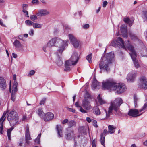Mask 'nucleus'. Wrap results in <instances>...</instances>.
Here are the masks:
<instances>
[{"label":"nucleus","instance_id":"4be33fe9","mask_svg":"<svg viewBox=\"0 0 147 147\" xmlns=\"http://www.w3.org/2000/svg\"><path fill=\"white\" fill-rule=\"evenodd\" d=\"M0 87L4 90L6 87L5 80L3 78L1 77H0Z\"/></svg>","mask_w":147,"mask_h":147},{"label":"nucleus","instance_id":"58836bf2","mask_svg":"<svg viewBox=\"0 0 147 147\" xmlns=\"http://www.w3.org/2000/svg\"><path fill=\"white\" fill-rule=\"evenodd\" d=\"M33 26L34 28H41L42 26L41 24L37 23H33Z\"/></svg>","mask_w":147,"mask_h":147},{"label":"nucleus","instance_id":"9b49d317","mask_svg":"<svg viewBox=\"0 0 147 147\" xmlns=\"http://www.w3.org/2000/svg\"><path fill=\"white\" fill-rule=\"evenodd\" d=\"M139 110L137 109H130L128 113V115L132 117H136L141 115L142 114H139Z\"/></svg>","mask_w":147,"mask_h":147},{"label":"nucleus","instance_id":"f8f14e48","mask_svg":"<svg viewBox=\"0 0 147 147\" xmlns=\"http://www.w3.org/2000/svg\"><path fill=\"white\" fill-rule=\"evenodd\" d=\"M25 134L26 142L27 144H29L30 143V142L29 141V140L31 139V138L30 136L29 129V126L28 125H27L26 127Z\"/></svg>","mask_w":147,"mask_h":147},{"label":"nucleus","instance_id":"de8ad7c7","mask_svg":"<svg viewBox=\"0 0 147 147\" xmlns=\"http://www.w3.org/2000/svg\"><path fill=\"white\" fill-rule=\"evenodd\" d=\"M29 34L30 35L32 36L34 34V30L32 29H30L29 32Z\"/></svg>","mask_w":147,"mask_h":147},{"label":"nucleus","instance_id":"79ce46f5","mask_svg":"<svg viewBox=\"0 0 147 147\" xmlns=\"http://www.w3.org/2000/svg\"><path fill=\"white\" fill-rule=\"evenodd\" d=\"M56 62L59 66L61 65L63 63V62L60 59H59Z\"/></svg>","mask_w":147,"mask_h":147},{"label":"nucleus","instance_id":"1a4fd4ad","mask_svg":"<svg viewBox=\"0 0 147 147\" xmlns=\"http://www.w3.org/2000/svg\"><path fill=\"white\" fill-rule=\"evenodd\" d=\"M125 90V86L124 84L116 83L113 90L118 94H119L124 92Z\"/></svg>","mask_w":147,"mask_h":147},{"label":"nucleus","instance_id":"13d9d810","mask_svg":"<svg viewBox=\"0 0 147 147\" xmlns=\"http://www.w3.org/2000/svg\"><path fill=\"white\" fill-rule=\"evenodd\" d=\"M138 99L136 97H134V105L135 107H136V102L137 101Z\"/></svg>","mask_w":147,"mask_h":147},{"label":"nucleus","instance_id":"0e129e2a","mask_svg":"<svg viewBox=\"0 0 147 147\" xmlns=\"http://www.w3.org/2000/svg\"><path fill=\"white\" fill-rule=\"evenodd\" d=\"M0 25L1 26H5V25L3 24V23L2 22V20L0 19Z\"/></svg>","mask_w":147,"mask_h":147},{"label":"nucleus","instance_id":"7ed1b4c3","mask_svg":"<svg viewBox=\"0 0 147 147\" xmlns=\"http://www.w3.org/2000/svg\"><path fill=\"white\" fill-rule=\"evenodd\" d=\"M114 54L112 53L106 54L102 57L99 64V68L101 69L100 73H102V70L107 73L110 72L111 66Z\"/></svg>","mask_w":147,"mask_h":147},{"label":"nucleus","instance_id":"c03bdc74","mask_svg":"<svg viewBox=\"0 0 147 147\" xmlns=\"http://www.w3.org/2000/svg\"><path fill=\"white\" fill-rule=\"evenodd\" d=\"M16 98L15 94L13 93H11V99L13 102L15 101Z\"/></svg>","mask_w":147,"mask_h":147},{"label":"nucleus","instance_id":"72a5a7b5","mask_svg":"<svg viewBox=\"0 0 147 147\" xmlns=\"http://www.w3.org/2000/svg\"><path fill=\"white\" fill-rule=\"evenodd\" d=\"M68 36L71 43L74 41L76 39L74 36L72 34H69L68 35Z\"/></svg>","mask_w":147,"mask_h":147},{"label":"nucleus","instance_id":"5701e85b","mask_svg":"<svg viewBox=\"0 0 147 147\" xmlns=\"http://www.w3.org/2000/svg\"><path fill=\"white\" fill-rule=\"evenodd\" d=\"M56 129L58 136L59 137H62V127L61 125H57Z\"/></svg>","mask_w":147,"mask_h":147},{"label":"nucleus","instance_id":"20e7f679","mask_svg":"<svg viewBox=\"0 0 147 147\" xmlns=\"http://www.w3.org/2000/svg\"><path fill=\"white\" fill-rule=\"evenodd\" d=\"M79 58L78 53L76 52H74L70 59L65 61L64 70L67 71H70L73 67L77 63Z\"/></svg>","mask_w":147,"mask_h":147},{"label":"nucleus","instance_id":"864d4df0","mask_svg":"<svg viewBox=\"0 0 147 147\" xmlns=\"http://www.w3.org/2000/svg\"><path fill=\"white\" fill-rule=\"evenodd\" d=\"M96 141L94 140H93L92 142V147H96Z\"/></svg>","mask_w":147,"mask_h":147},{"label":"nucleus","instance_id":"09e8293b","mask_svg":"<svg viewBox=\"0 0 147 147\" xmlns=\"http://www.w3.org/2000/svg\"><path fill=\"white\" fill-rule=\"evenodd\" d=\"M22 11L24 13L26 14L25 15V16H26L27 17H29L28 13V12L27 11L25 10L24 9H23V10H22Z\"/></svg>","mask_w":147,"mask_h":147},{"label":"nucleus","instance_id":"f704fd0d","mask_svg":"<svg viewBox=\"0 0 147 147\" xmlns=\"http://www.w3.org/2000/svg\"><path fill=\"white\" fill-rule=\"evenodd\" d=\"M41 135V133L39 134L37 138L35 140V142L36 144H38L40 143V138Z\"/></svg>","mask_w":147,"mask_h":147},{"label":"nucleus","instance_id":"473e14b6","mask_svg":"<svg viewBox=\"0 0 147 147\" xmlns=\"http://www.w3.org/2000/svg\"><path fill=\"white\" fill-rule=\"evenodd\" d=\"M71 43L75 48L78 47L79 45V42L76 39Z\"/></svg>","mask_w":147,"mask_h":147},{"label":"nucleus","instance_id":"774afa93","mask_svg":"<svg viewBox=\"0 0 147 147\" xmlns=\"http://www.w3.org/2000/svg\"><path fill=\"white\" fill-rule=\"evenodd\" d=\"M144 144L146 146H147V140L144 142Z\"/></svg>","mask_w":147,"mask_h":147},{"label":"nucleus","instance_id":"a211bd4d","mask_svg":"<svg viewBox=\"0 0 147 147\" xmlns=\"http://www.w3.org/2000/svg\"><path fill=\"white\" fill-rule=\"evenodd\" d=\"M65 135L66 138L70 139L73 135V132L69 128H67L65 131Z\"/></svg>","mask_w":147,"mask_h":147},{"label":"nucleus","instance_id":"6e6d98bb","mask_svg":"<svg viewBox=\"0 0 147 147\" xmlns=\"http://www.w3.org/2000/svg\"><path fill=\"white\" fill-rule=\"evenodd\" d=\"M68 121H69L68 119H66L63 121L62 122V123L63 124H65L67 123L68 122Z\"/></svg>","mask_w":147,"mask_h":147},{"label":"nucleus","instance_id":"bb28decb","mask_svg":"<svg viewBox=\"0 0 147 147\" xmlns=\"http://www.w3.org/2000/svg\"><path fill=\"white\" fill-rule=\"evenodd\" d=\"M98 101L100 105H102L106 103L105 101L102 98L99 94L97 97Z\"/></svg>","mask_w":147,"mask_h":147},{"label":"nucleus","instance_id":"ddd939ff","mask_svg":"<svg viewBox=\"0 0 147 147\" xmlns=\"http://www.w3.org/2000/svg\"><path fill=\"white\" fill-rule=\"evenodd\" d=\"M136 76V73L131 71L128 74L127 77V80L128 82H132Z\"/></svg>","mask_w":147,"mask_h":147},{"label":"nucleus","instance_id":"6e6552de","mask_svg":"<svg viewBox=\"0 0 147 147\" xmlns=\"http://www.w3.org/2000/svg\"><path fill=\"white\" fill-rule=\"evenodd\" d=\"M115 84V82L113 79H107L103 82L102 88L104 90H113Z\"/></svg>","mask_w":147,"mask_h":147},{"label":"nucleus","instance_id":"a19ab883","mask_svg":"<svg viewBox=\"0 0 147 147\" xmlns=\"http://www.w3.org/2000/svg\"><path fill=\"white\" fill-rule=\"evenodd\" d=\"M30 19L31 20H32L33 21H34V20H37V16L35 15H32L30 16Z\"/></svg>","mask_w":147,"mask_h":147},{"label":"nucleus","instance_id":"f3484780","mask_svg":"<svg viewBox=\"0 0 147 147\" xmlns=\"http://www.w3.org/2000/svg\"><path fill=\"white\" fill-rule=\"evenodd\" d=\"M121 30L123 36L124 37H127V26L125 24L122 25L121 27Z\"/></svg>","mask_w":147,"mask_h":147},{"label":"nucleus","instance_id":"e2e57ef3","mask_svg":"<svg viewBox=\"0 0 147 147\" xmlns=\"http://www.w3.org/2000/svg\"><path fill=\"white\" fill-rule=\"evenodd\" d=\"M75 106L76 107H80V106L79 105V103L78 102H76L75 104Z\"/></svg>","mask_w":147,"mask_h":147},{"label":"nucleus","instance_id":"49530a36","mask_svg":"<svg viewBox=\"0 0 147 147\" xmlns=\"http://www.w3.org/2000/svg\"><path fill=\"white\" fill-rule=\"evenodd\" d=\"M89 26L88 24H86L83 26V28L84 29H86L89 28Z\"/></svg>","mask_w":147,"mask_h":147},{"label":"nucleus","instance_id":"ea45409f","mask_svg":"<svg viewBox=\"0 0 147 147\" xmlns=\"http://www.w3.org/2000/svg\"><path fill=\"white\" fill-rule=\"evenodd\" d=\"M147 109V102L143 106L142 108L139 110L140 112Z\"/></svg>","mask_w":147,"mask_h":147},{"label":"nucleus","instance_id":"f257e3e1","mask_svg":"<svg viewBox=\"0 0 147 147\" xmlns=\"http://www.w3.org/2000/svg\"><path fill=\"white\" fill-rule=\"evenodd\" d=\"M69 42L68 40L63 41L59 38H54L48 42L47 46L48 48H50L54 46L58 47L56 53L59 55H61L65 50V47L68 46Z\"/></svg>","mask_w":147,"mask_h":147},{"label":"nucleus","instance_id":"2eb2a0df","mask_svg":"<svg viewBox=\"0 0 147 147\" xmlns=\"http://www.w3.org/2000/svg\"><path fill=\"white\" fill-rule=\"evenodd\" d=\"M54 117V115L53 113L48 112L45 115L43 119L45 121H46L52 120Z\"/></svg>","mask_w":147,"mask_h":147},{"label":"nucleus","instance_id":"8fccbe9b","mask_svg":"<svg viewBox=\"0 0 147 147\" xmlns=\"http://www.w3.org/2000/svg\"><path fill=\"white\" fill-rule=\"evenodd\" d=\"M92 123L95 127H98V126L97 125V121L96 120H93L92 121Z\"/></svg>","mask_w":147,"mask_h":147},{"label":"nucleus","instance_id":"f03ea898","mask_svg":"<svg viewBox=\"0 0 147 147\" xmlns=\"http://www.w3.org/2000/svg\"><path fill=\"white\" fill-rule=\"evenodd\" d=\"M123 103V101L120 98H117L113 101H111L110 105L107 111L105 110L106 114V117L101 119L102 120H106L109 117L110 114L112 113L113 110L115 111V114L116 115H120L121 114L119 110L120 105Z\"/></svg>","mask_w":147,"mask_h":147},{"label":"nucleus","instance_id":"cd10ccee","mask_svg":"<svg viewBox=\"0 0 147 147\" xmlns=\"http://www.w3.org/2000/svg\"><path fill=\"white\" fill-rule=\"evenodd\" d=\"M18 85V83L16 81H14L13 83V90H12V93H15L17 92L18 90V89L17 88Z\"/></svg>","mask_w":147,"mask_h":147},{"label":"nucleus","instance_id":"2f4dec72","mask_svg":"<svg viewBox=\"0 0 147 147\" xmlns=\"http://www.w3.org/2000/svg\"><path fill=\"white\" fill-rule=\"evenodd\" d=\"M13 129V127H12L8 129L7 131V136L9 140H11V133Z\"/></svg>","mask_w":147,"mask_h":147},{"label":"nucleus","instance_id":"aec40b11","mask_svg":"<svg viewBox=\"0 0 147 147\" xmlns=\"http://www.w3.org/2000/svg\"><path fill=\"white\" fill-rule=\"evenodd\" d=\"M49 13V12L47 10L42 9L39 10L36 14L39 16L42 17L47 15Z\"/></svg>","mask_w":147,"mask_h":147},{"label":"nucleus","instance_id":"69168bd1","mask_svg":"<svg viewBox=\"0 0 147 147\" xmlns=\"http://www.w3.org/2000/svg\"><path fill=\"white\" fill-rule=\"evenodd\" d=\"M11 81H10V84H9V92H11Z\"/></svg>","mask_w":147,"mask_h":147},{"label":"nucleus","instance_id":"052dcab7","mask_svg":"<svg viewBox=\"0 0 147 147\" xmlns=\"http://www.w3.org/2000/svg\"><path fill=\"white\" fill-rule=\"evenodd\" d=\"M45 100V99H42L40 101V105L44 104Z\"/></svg>","mask_w":147,"mask_h":147},{"label":"nucleus","instance_id":"680f3d73","mask_svg":"<svg viewBox=\"0 0 147 147\" xmlns=\"http://www.w3.org/2000/svg\"><path fill=\"white\" fill-rule=\"evenodd\" d=\"M86 119V121L88 123H90L91 121V120L90 118L89 117H87Z\"/></svg>","mask_w":147,"mask_h":147},{"label":"nucleus","instance_id":"37998d69","mask_svg":"<svg viewBox=\"0 0 147 147\" xmlns=\"http://www.w3.org/2000/svg\"><path fill=\"white\" fill-rule=\"evenodd\" d=\"M143 18L145 20H147V11H144L143 12Z\"/></svg>","mask_w":147,"mask_h":147},{"label":"nucleus","instance_id":"a878e982","mask_svg":"<svg viewBox=\"0 0 147 147\" xmlns=\"http://www.w3.org/2000/svg\"><path fill=\"white\" fill-rule=\"evenodd\" d=\"M116 127L113 125H109L108 126V132L110 134H113L115 132Z\"/></svg>","mask_w":147,"mask_h":147},{"label":"nucleus","instance_id":"338daca9","mask_svg":"<svg viewBox=\"0 0 147 147\" xmlns=\"http://www.w3.org/2000/svg\"><path fill=\"white\" fill-rule=\"evenodd\" d=\"M12 55L13 57L14 58H16L17 57V55L13 53H12Z\"/></svg>","mask_w":147,"mask_h":147},{"label":"nucleus","instance_id":"c85d7f7f","mask_svg":"<svg viewBox=\"0 0 147 147\" xmlns=\"http://www.w3.org/2000/svg\"><path fill=\"white\" fill-rule=\"evenodd\" d=\"M93 112L94 114L96 115H100L101 113L99 109L97 107H94Z\"/></svg>","mask_w":147,"mask_h":147},{"label":"nucleus","instance_id":"c756f323","mask_svg":"<svg viewBox=\"0 0 147 147\" xmlns=\"http://www.w3.org/2000/svg\"><path fill=\"white\" fill-rule=\"evenodd\" d=\"M13 44L16 48H21L22 46V45L21 43L17 40H16L14 42Z\"/></svg>","mask_w":147,"mask_h":147},{"label":"nucleus","instance_id":"4468645a","mask_svg":"<svg viewBox=\"0 0 147 147\" xmlns=\"http://www.w3.org/2000/svg\"><path fill=\"white\" fill-rule=\"evenodd\" d=\"M82 106L86 110H89L92 108L90 102L86 99H84L83 101Z\"/></svg>","mask_w":147,"mask_h":147},{"label":"nucleus","instance_id":"c9c22d12","mask_svg":"<svg viewBox=\"0 0 147 147\" xmlns=\"http://www.w3.org/2000/svg\"><path fill=\"white\" fill-rule=\"evenodd\" d=\"M128 34L132 39L134 40L138 39L137 36H136L135 34H133L132 32H129Z\"/></svg>","mask_w":147,"mask_h":147},{"label":"nucleus","instance_id":"393cba45","mask_svg":"<svg viewBox=\"0 0 147 147\" xmlns=\"http://www.w3.org/2000/svg\"><path fill=\"white\" fill-rule=\"evenodd\" d=\"M123 20L125 22L129 24L130 26L132 25L133 21L131 20L128 17H124L123 18Z\"/></svg>","mask_w":147,"mask_h":147},{"label":"nucleus","instance_id":"9d476101","mask_svg":"<svg viewBox=\"0 0 147 147\" xmlns=\"http://www.w3.org/2000/svg\"><path fill=\"white\" fill-rule=\"evenodd\" d=\"M139 86L143 89H147V79L145 76H142L140 78Z\"/></svg>","mask_w":147,"mask_h":147},{"label":"nucleus","instance_id":"6ab92c4d","mask_svg":"<svg viewBox=\"0 0 147 147\" xmlns=\"http://www.w3.org/2000/svg\"><path fill=\"white\" fill-rule=\"evenodd\" d=\"M6 113H4L1 118L0 119V134H2L3 127V123L6 117Z\"/></svg>","mask_w":147,"mask_h":147},{"label":"nucleus","instance_id":"e433bc0d","mask_svg":"<svg viewBox=\"0 0 147 147\" xmlns=\"http://www.w3.org/2000/svg\"><path fill=\"white\" fill-rule=\"evenodd\" d=\"M86 59L88 61L89 63H91L92 61V54H89L88 56L86 57Z\"/></svg>","mask_w":147,"mask_h":147},{"label":"nucleus","instance_id":"39448f33","mask_svg":"<svg viewBox=\"0 0 147 147\" xmlns=\"http://www.w3.org/2000/svg\"><path fill=\"white\" fill-rule=\"evenodd\" d=\"M129 45L131 47H133L131 45L128 41L125 43V45H124L122 39L120 37H118L117 40H113L110 45L115 47H117L119 48H123L125 49H128L129 51V49L128 48Z\"/></svg>","mask_w":147,"mask_h":147},{"label":"nucleus","instance_id":"3c124183","mask_svg":"<svg viewBox=\"0 0 147 147\" xmlns=\"http://www.w3.org/2000/svg\"><path fill=\"white\" fill-rule=\"evenodd\" d=\"M67 109L69 111L72 112L73 113H74L75 112V110L74 109L67 107Z\"/></svg>","mask_w":147,"mask_h":147},{"label":"nucleus","instance_id":"412c9836","mask_svg":"<svg viewBox=\"0 0 147 147\" xmlns=\"http://www.w3.org/2000/svg\"><path fill=\"white\" fill-rule=\"evenodd\" d=\"M100 83L96 80H94L92 85V87L94 90H96V89H98L100 87Z\"/></svg>","mask_w":147,"mask_h":147},{"label":"nucleus","instance_id":"7c9ffc66","mask_svg":"<svg viewBox=\"0 0 147 147\" xmlns=\"http://www.w3.org/2000/svg\"><path fill=\"white\" fill-rule=\"evenodd\" d=\"M37 113L42 118H43L45 115L41 108H39L38 110Z\"/></svg>","mask_w":147,"mask_h":147},{"label":"nucleus","instance_id":"5fc2aeb1","mask_svg":"<svg viewBox=\"0 0 147 147\" xmlns=\"http://www.w3.org/2000/svg\"><path fill=\"white\" fill-rule=\"evenodd\" d=\"M80 112L84 113H86L87 111L84 109L82 107H80Z\"/></svg>","mask_w":147,"mask_h":147},{"label":"nucleus","instance_id":"b1692460","mask_svg":"<svg viewBox=\"0 0 147 147\" xmlns=\"http://www.w3.org/2000/svg\"><path fill=\"white\" fill-rule=\"evenodd\" d=\"M76 124V122L74 120H71L68 122L67 125L68 127L67 128H70L73 127H75Z\"/></svg>","mask_w":147,"mask_h":147},{"label":"nucleus","instance_id":"dca6fc26","mask_svg":"<svg viewBox=\"0 0 147 147\" xmlns=\"http://www.w3.org/2000/svg\"><path fill=\"white\" fill-rule=\"evenodd\" d=\"M108 133V131L107 130L104 129L103 130V132L100 135V141L101 144L103 145L104 147H105L104 144L105 141V136H103V134H104L105 136Z\"/></svg>","mask_w":147,"mask_h":147},{"label":"nucleus","instance_id":"bf43d9fd","mask_svg":"<svg viewBox=\"0 0 147 147\" xmlns=\"http://www.w3.org/2000/svg\"><path fill=\"white\" fill-rule=\"evenodd\" d=\"M35 71L34 70H31L30 71L29 74L30 75H32L35 74Z\"/></svg>","mask_w":147,"mask_h":147},{"label":"nucleus","instance_id":"a18cd8bd","mask_svg":"<svg viewBox=\"0 0 147 147\" xmlns=\"http://www.w3.org/2000/svg\"><path fill=\"white\" fill-rule=\"evenodd\" d=\"M49 48H48L47 46V45H45L43 46L42 48V49L45 52H46L47 51V50H48Z\"/></svg>","mask_w":147,"mask_h":147},{"label":"nucleus","instance_id":"603ef678","mask_svg":"<svg viewBox=\"0 0 147 147\" xmlns=\"http://www.w3.org/2000/svg\"><path fill=\"white\" fill-rule=\"evenodd\" d=\"M31 2L33 4L39 3V1L38 0H32Z\"/></svg>","mask_w":147,"mask_h":147},{"label":"nucleus","instance_id":"423d86ee","mask_svg":"<svg viewBox=\"0 0 147 147\" xmlns=\"http://www.w3.org/2000/svg\"><path fill=\"white\" fill-rule=\"evenodd\" d=\"M129 45V47H128V48L129 49L130 51L129 54L132 59L134 66L136 69L140 68L141 66L140 63L136 59V57H137L136 53L134 49V47H131Z\"/></svg>","mask_w":147,"mask_h":147},{"label":"nucleus","instance_id":"4c0bfd02","mask_svg":"<svg viewBox=\"0 0 147 147\" xmlns=\"http://www.w3.org/2000/svg\"><path fill=\"white\" fill-rule=\"evenodd\" d=\"M25 23L27 26H30L33 25L34 22L30 20H27L25 21Z\"/></svg>","mask_w":147,"mask_h":147},{"label":"nucleus","instance_id":"0eeeda50","mask_svg":"<svg viewBox=\"0 0 147 147\" xmlns=\"http://www.w3.org/2000/svg\"><path fill=\"white\" fill-rule=\"evenodd\" d=\"M7 119L10 123L11 126L12 127L15 125L18 121L16 112L14 111H11L9 112Z\"/></svg>","mask_w":147,"mask_h":147},{"label":"nucleus","instance_id":"4d7b16f0","mask_svg":"<svg viewBox=\"0 0 147 147\" xmlns=\"http://www.w3.org/2000/svg\"><path fill=\"white\" fill-rule=\"evenodd\" d=\"M108 4V3L107 1H105L103 2V7H105L107 4Z\"/></svg>","mask_w":147,"mask_h":147}]
</instances>
